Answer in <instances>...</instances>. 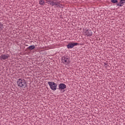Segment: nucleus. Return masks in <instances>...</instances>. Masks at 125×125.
<instances>
[{"label":"nucleus","instance_id":"dca6fc26","mask_svg":"<svg viewBox=\"0 0 125 125\" xmlns=\"http://www.w3.org/2000/svg\"><path fill=\"white\" fill-rule=\"evenodd\" d=\"M107 65H108V63L107 62L104 63V66Z\"/></svg>","mask_w":125,"mask_h":125},{"label":"nucleus","instance_id":"2eb2a0df","mask_svg":"<svg viewBox=\"0 0 125 125\" xmlns=\"http://www.w3.org/2000/svg\"><path fill=\"white\" fill-rule=\"evenodd\" d=\"M46 3H48V4H50V2H51V0H46Z\"/></svg>","mask_w":125,"mask_h":125},{"label":"nucleus","instance_id":"423d86ee","mask_svg":"<svg viewBox=\"0 0 125 125\" xmlns=\"http://www.w3.org/2000/svg\"><path fill=\"white\" fill-rule=\"evenodd\" d=\"M85 34L87 37H91V36H92V30L85 29Z\"/></svg>","mask_w":125,"mask_h":125},{"label":"nucleus","instance_id":"4468645a","mask_svg":"<svg viewBox=\"0 0 125 125\" xmlns=\"http://www.w3.org/2000/svg\"><path fill=\"white\" fill-rule=\"evenodd\" d=\"M58 4H60L59 2L54 1V5H58V6H60V5Z\"/></svg>","mask_w":125,"mask_h":125},{"label":"nucleus","instance_id":"f03ea898","mask_svg":"<svg viewBox=\"0 0 125 125\" xmlns=\"http://www.w3.org/2000/svg\"><path fill=\"white\" fill-rule=\"evenodd\" d=\"M48 84H49L50 88H51L52 90L55 91V90L57 89V84H56L55 83L53 82H48Z\"/></svg>","mask_w":125,"mask_h":125},{"label":"nucleus","instance_id":"1a4fd4ad","mask_svg":"<svg viewBox=\"0 0 125 125\" xmlns=\"http://www.w3.org/2000/svg\"><path fill=\"white\" fill-rule=\"evenodd\" d=\"M35 48H36V46L34 45H32L27 47V50L29 51L33 50V49H35Z\"/></svg>","mask_w":125,"mask_h":125},{"label":"nucleus","instance_id":"0eeeda50","mask_svg":"<svg viewBox=\"0 0 125 125\" xmlns=\"http://www.w3.org/2000/svg\"><path fill=\"white\" fill-rule=\"evenodd\" d=\"M125 3V0H119V2L116 4L117 6L121 7L124 6Z\"/></svg>","mask_w":125,"mask_h":125},{"label":"nucleus","instance_id":"20e7f679","mask_svg":"<svg viewBox=\"0 0 125 125\" xmlns=\"http://www.w3.org/2000/svg\"><path fill=\"white\" fill-rule=\"evenodd\" d=\"M65 88H67V86L63 83H61L59 84V88H58V89L61 90V91L64 90Z\"/></svg>","mask_w":125,"mask_h":125},{"label":"nucleus","instance_id":"7ed1b4c3","mask_svg":"<svg viewBox=\"0 0 125 125\" xmlns=\"http://www.w3.org/2000/svg\"><path fill=\"white\" fill-rule=\"evenodd\" d=\"M77 45H80V43L77 42H69L66 46L68 49H70L73 48L74 46H77Z\"/></svg>","mask_w":125,"mask_h":125},{"label":"nucleus","instance_id":"f3484780","mask_svg":"<svg viewBox=\"0 0 125 125\" xmlns=\"http://www.w3.org/2000/svg\"><path fill=\"white\" fill-rule=\"evenodd\" d=\"M62 92H65V90H62Z\"/></svg>","mask_w":125,"mask_h":125},{"label":"nucleus","instance_id":"6e6552de","mask_svg":"<svg viewBox=\"0 0 125 125\" xmlns=\"http://www.w3.org/2000/svg\"><path fill=\"white\" fill-rule=\"evenodd\" d=\"M8 58H9V55L8 54H2L0 57L1 60H5L6 59H8Z\"/></svg>","mask_w":125,"mask_h":125},{"label":"nucleus","instance_id":"ddd939ff","mask_svg":"<svg viewBox=\"0 0 125 125\" xmlns=\"http://www.w3.org/2000/svg\"><path fill=\"white\" fill-rule=\"evenodd\" d=\"M54 1H56V0H53V1L52 0L50 3V5H52V6H53V5H54Z\"/></svg>","mask_w":125,"mask_h":125},{"label":"nucleus","instance_id":"9b49d317","mask_svg":"<svg viewBox=\"0 0 125 125\" xmlns=\"http://www.w3.org/2000/svg\"><path fill=\"white\" fill-rule=\"evenodd\" d=\"M39 4H41V5H44V1L42 0H40Z\"/></svg>","mask_w":125,"mask_h":125},{"label":"nucleus","instance_id":"f257e3e1","mask_svg":"<svg viewBox=\"0 0 125 125\" xmlns=\"http://www.w3.org/2000/svg\"><path fill=\"white\" fill-rule=\"evenodd\" d=\"M17 83L18 86L22 87V88H25L28 87V84H27V81L23 78H20L17 81Z\"/></svg>","mask_w":125,"mask_h":125},{"label":"nucleus","instance_id":"39448f33","mask_svg":"<svg viewBox=\"0 0 125 125\" xmlns=\"http://www.w3.org/2000/svg\"><path fill=\"white\" fill-rule=\"evenodd\" d=\"M62 62L63 64H65V65L70 64V61H69V59L65 57H62Z\"/></svg>","mask_w":125,"mask_h":125},{"label":"nucleus","instance_id":"9d476101","mask_svg":"<svg viewBox=\"0 0 125 125\" xmlns=\"http://www.w3.org/2000/svg\"><path fill=\"white\" fill-rule=\"evenodd\" d=\"M110 1L112 3H116V5L119 3V0H110Z\"/></svg>","mask_w":125,"mask_h":125},{"label":"nucleus","instance_id":"f8f14e48","mask_svg":"<svg viewBox=\"0 0 125 125\" xmlns=\"http://www.w3.org/2000/svg\"><path fill=\"white\" fill-rule=\"evenodd\" d=\"M3 24L0 22V31H2L3 30Z\"/></svg>","mask_w":125,"mask_h":125}]
</instances>
